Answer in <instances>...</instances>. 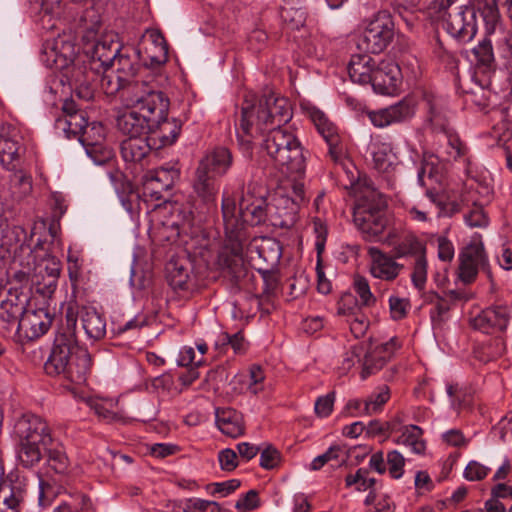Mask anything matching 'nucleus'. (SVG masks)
I'll use <instances>...</instances> for the list:
<instances>
[{"label":"nucleus","mask_w":512,"mask_h":512,"mask_svg":"<svg viewBox=\"0 0 512 512\" xmlns=\"http://www.w3.org/2000/svg\"><path fill=\"white\" fill-rule=\"evenodd\" d=\"M222 215L226 238L218 254L217 264L225 275L239 284L249 272L243 257V246L247 240L246 225H258L264 220L265 212L261 201L248 203L243 196L237 214L234 199L223 196Z\"/></svg>","instance_id":"obj_1"},{"label":"nucleus","mask_w":512,"mask_h":512,"mask_svg":"<svg viewBox=\"0 0 512 512\" xmlns=\"http://www.w3.org/2000/svg\"><path fill=\"white\" fill-rule=\"evenodd\" d=\"M17 441V457L25 468H32L46 454L47 465L55 473L66 475L70 469V460L62 443L51 435L49 425L41 417L25 414L14 425Z\"/></svg>","instance_id":"obj_2"},{"label":"nucleus","mask_w":512,"mask_h":512,"mask_svg":"<svg viewBox=\"0 0 512 512\" xmlns=\"http://www.w3.org/2000/svg\"><path fill=\"white\" fill-rule=\"evenodd\" d=\"M123 102L128 110L117 118V127L128 137H146L151 124L169 111L170 101L151 83H135L126 87Z\"/></svg>","instance_id":"obj_3"},{"label":"nucleus","mask_w":512,"mask_h":512,"mask_svg":"<svg viewBox=\"0 0 512 512\" xmlns=\"http://www.w3.org/2000/svg\"><path fill=\"white\" fill-rule=\"evenodd\" d=\"M76 328L77 314L69 309L44 369L48 375L62 376L72 384L82 385L87 381L92 361L88 350L78 345Z\"/></svg>","instance_id":"obj_4"},{"label":"nucleus","mask_w":512,"mask_h":512,"mask_svg":"<svg viewBox=\"0 0 512 512\" xmlns=\"http://www.w3.org/2000/svg\"><path fill=\"white\" fill-rule=\"evenodd\" d=\"M291 118L292 109L289 100L285 97H277L274 93L264 96L257 106H243L237 128L240 148L250 153L256 135L263 134L271 128L282 127Z\"/></svg>","instance_id":"obj_5"},{"label":"nucleus","mask_w":512,"mask_h":512,"mask_svg":"<svg viewBox=\"0 0 512 512\" xmlns=\"http://www.w3.org/2000/svg\"><path fill=\"white\" fill-rule=\"evenodd\" d=\"M262 135V149L283 175L297 178L304 174L306 158L303 147L293 132L276 127Z\"/></svg>","instance_id":"obj_6"},{"label":"nucleus","mask_w":512,"mask_h":512,"mask_svg":"<svg viewBox=\"0 0 512 512\" xmlns=\"http://www.w3.org/2000/svg\"><path fill=\"white\" fill-rule=\"evenodd\" d=\"M423 102L428 111V121L433 130L441 133L447 141L448 155L454 159L465 155L467 148L458 134L449 127L442 99L431 93H425Z\"/></svg>","instance_id":"obj_7"},{"label":"nucleus","mask_w":512,"mask_h":512,"mask_svg":"<svg viewBox=\"0 0 512 512\" xmlns=\"http://www.w3.org/2000/svg\"><path fill=\"white\" fill-rule=\"evenodd\" d=\"M394 37V23L386 11L378 12L360 35L357 47L365 53H380Z\"/></svg>","instance_id":"obj_8"},{"label":"nucleus","mask_w":512,"mask_h":512,"mask_svg":"<svg viewBox=\"0 0 512 512\" xmlns=\"http://www.w3.org/2000/svg\"><path fill=\"white\" fill-rule=\"evenodd\" d=\"M385 201L378 197L377 201L363 200L353 211V221L357 228L368 237H377L386 228Z\"/></svg>","instance_id":"obj_9"},{"label":"nucleus","mask_w":512,"mask_h":512,"mask_svg":"<svg viewBox=\"0 0 512 512\" xmlns=\"http://www.w3.org/2000/svg\"><path fill=\"white\" fill-rule=\"evenodd\" d=\"M179 175V170L174 166H162L147 171L142 179L143 202L165 201L164 193L174 186Z\"/></svg>","instance_id":"obj_10"},{"label":"nucleus","mask_w":512,"mask_h":512,"mask_svg":"<svg viewBox=\"0 0 512 512\" xmlns=\"http://www.w3.org/2000/svg\"><path fill=\"white\" fill-rule=\"evenodd\" d=\"M76 54V46L72 41L58 37L45 42L41 60L48 68L63 72L65 77L74 66H82L75 63Z\"/></svg>","instance_id":"obj_11"},{"label":"nucleus","mask_w":512,"mask_h":512,"mask_svg":"<svg viewBox=\"0 0 512 512\" xmlns=\"http://www.w3.org/2000/svg\"><path fill=\"white\" fill-rule=\"evenodd\" d=\"M26 147L18 127L10 123L0 125V163L6 170H15L20 166Z\"/></svg>","instance_id":"obj_12"},{"label":"nucleus","mask_w":512,"mask_h":512,"mask_svg":"<svg viewBox=\"0 0 512 512\" xmlns=\"http://www.w3.org/2000/svg\"><path fill=\"white\" fill-rule=\"evenodd\" d=\"M60 271L61 262L56 257L48 255L39 260L31 275L35 293L50 298L56 290Z\"/></svg>","instance_id":"obj_13"},{"label":"nucleus","mask_w":512,"mask_h":512,"mask_svg":"<svg viewBox=\"0 0 512 512\" xmlns=\"http://www.w3.org/2000/svg\"><path fill=\"white\" fill-rule=\"evenodd\" d=\"M121 50L122 46L116 33L108 32L101 35L91 50L87 51L90 58L88 68L97 73H100L101 69H109Z\"/></svg>","instance_id":"obj_14"},{"label":"nucleus","mask_w":512,"mask_h":512,"mask_svg":"<svg viewBox=\"0 0 512 512\" xmlns=\"http://www.w3.org/2000/svg\"><path fill=\"white\" fill-rule=\"evenodd\" d=\"M195 223L190 205L171 206L169 217L162 223V236L166 241L175 242L181 235H189Z\"/></svg>","instance_id":"obj_15"},{"label":"nucleus","mask_w":512,"mask_h":512,"mask_svg":"<svg viewBox=\"0 0 512 512\" xmlns=\"http://www.w3.org/2000/svg\"><path fill=\"white\" fill-rule=\"evenodd\" d=\"M446 31L459 42L471 41L477 33L476 12L471 7H460L448 14L444 22Z\"/></svg>","instance_id":"obj_16"},{"label":"nucleus","mask_w":512,"mask_h":512,"mask_svg":"<svg viewBox=\"0 0 512 512\" xmlns=\"http://www.w3.org/2000/svg\"><path fill=\"white\" fill-rule=\"evenodd\" d=\"M367 254L370 258L369 273L375 279L390 283L404 270V265L399 263L392 253L373 246L368 248Z\"/></svg>","instance_id":"obj_17"},{"label":"nucleus","mask_w":512,"mask_h":512,"mask_svg":"<svg viewBox=\"0 0 512 512\" xmlns=\"http://www.w3.org/2000/svg\"><path fill=\"white\" fill-rule=\"evenodd\" d=\"M307 114L315 125L319 134L328 144L329 155L333 161H341L344 155V148L335 124L330 121L327 115L317 107L308 108Z\"/></svg>","instance_id":"obj_18"},{"label":"nucleus","mask_w":512,"mask_h":512,"mask_svg":"<svg viewBox=\"0 0 512 512\" xmlns=\"http://www.w3.org/2000/svg\"><path fill=\"white\" fill-rule=\"evenodd\" d=\"M372 75L371 85L380 94H394L401 84L400 67L392 59L376 62Z\"/></svg>","instance_id":"obj_19"},{"label":"nucleus","mask_w":512,"mask_h":512,"mask_svg":"<svg viewBox=\"0 0 512 512\" xmlns=\"http://www.w3.org/2000/svg\"><path fill=\"white\" fill-rule=\"evenodd\" d=\"M28 299V295L17 288H11L4 295H0V321L5 329L17 327L26 310Z\"/></svg>","instance_id":"obj_20"},{"label":"nucleus","mask_w":512,"mask_h":512,"mask_svg":"<svg viewBox=\"0 0 512 512\" xmlns=\"http://www.w3.org/2000/svg\"><path fill=\"white\" fill-rule=\"evenodd\" d=\"M511 307L499 304L488 307L472 319V326L486 334L504 331L511 319Z\"/></svg>","instance_id":"obj_21"},{"label":"nucleus","mask_w":512,"mask_h":512,"mask_svg":"<svg viewBox=\"0 0 512 512\" xmlns=\"http://www.w3.org/2000/svg\"><path fill=\"white\" fill-rule=\"evenodd\" d=\"M139 52L143 61L150 67H159L168 60V45L159 30H147L143 36Z\"/></svg>","instance_id":"obj_22"},{"label":"nucleus","mask_w":512,"mask_h":512,"mask_svg":"<svg viewBox=\"0 0 512 512\" xmlns=\"http://www.w3.org/2000/svg\"><path fill=\"white\" fill-rule=\"evenodd\" d=\"M415 113V104L411 98H404L398 103L377 111H370L368 117L378 128L410 119Z\"/></svg>","instance_id":"obj_23"},{"label":"nucleus","mask_w":512,"mask_h":512,"mask_svg":"<svg viewBox=\"0 0 512 512\" xmlns=\"http://www.w3.org/2000/svg\"><path fill=\"white\" fill-rule=\"evenodd\" d=\"M400 346L398 338L393 337L388 342L369 349L363 358L361 378L366 379L380 371Z\"/></svg>","instance_id":"obj_24"},{"label":"nucleus","mask_w":512,"mask_h":512,"mask_svg":"<svg viewBox=\"0 0 512 512\" xmlns=\"http://www.w3.org/2000/svg\"><path fill=\"white\" fill-rule=\"evenodd\" d=\"M385 243L392 248V254L397 259L411 257L413 259L419 255L426 254V245L413 233H404L398 235L395 230L390 231Z\"/></svg>","instance_id":"obj_25"},{"label":"nucleus","mask_w":512,"mask_h":512,"mask_svg":"<svg viewBox=\"0 0 512 512\" xmlns=\"http://www.w3.org/2000/svg\"><path fill=\"white\" fill-rule=\"evenodd\" d=\"M52 324V317L47 309H26L21 317L17 330L28 340H35L43 336Z\"/></svg>","instance_id":"obj_26"},{"label":"nucleus","mask_w":512,"mask_h":512,"mask_svg":"<svg viewBox=\"0 0 512 512\" xmlns=\"http://www.w3.org/2000/svg\"><path fill=\"white\" fill-rule=\"evenodd\" d=\"M168 112L158 119L157 122L151 124L149 131L150 144L154 150L174 144L180 135L182 123L178 119L167 118Z\"/></svg>","instance_id":"obj_27"},{"label":"nucleus","mask_w":512,"mask_h":512,"mask_svg":"<svg viewBox=\"0 0 512 512\" xmlns=\"http://www.w3.org/2000/svg\"><path fill=\"white\" fill-rule=\"evenodd\" d=\"M98 74L84 64L83 66H74L65 74V78L74 87L75 94L79 99L90 101L95 96V85L93 82Z\"/></svg>","instance_id":"obj_28"},{"label":"nucleus","mask_w":512,"mask_h":512,"mask_svg":"<svg viewBox=\"0 0 512 512\" xmlns=\"http://www.w3.org/2000/svg\"><path fill=\"white\" fill-rule=\"evenodd\" d=\"M69 309L77 314V319L80 318L82 328L89 339L98 341L104 338L106 335V320L95 308L84 306L80 310H76L73 306L69 305L66 311Z\"/></svg>","instance_id":"obj_29"},{"label":"nucleus","mask_w":512,"mask_h":512,"mask_svg":"<svg viewBox=\"0 0 512 512\" xmlns=\"http://www.w3.org/2000/svg\"><path fill=\"white\" fill-rule=\"evenodd\" d=\"M26 496V485L19 480H0V512H20Z\"/></svg>","instance_id":"obj_30"},{"label":"nucleus","mask_w":512,"mask_h":512,"mask_svg":"<svg viewBox=\"0 0 512 512\" xmlns=\"http://www.w3.org/2000/svg\"><path fill=\"white\" fill-rule=\"evenodd\" d=\"M217 175L197 166L193 180V190L207 206L208 209L215 207L219 185L216 181Z\"/></svg>","instance_id":"obj_31"},{"label":"nucleus","mask_w":512,"mask_h":512,"mask_svg":"<svg viewBox=\"0 0 512 512\" xmlns=\"http://www.w3.org/2000/svg\"><path fill=\"white\" fill-rule=\"evenodd\" d=\"M460 277L470 283L478 273V266L484 262V247L481 243H471L459 255Z\"/></svg>","instance_id":"obj_32"},{"label":"nucleus","mask_w":512,"mask_h":512,"mask_svg":"<svg viewBox=\"0 0 512 512\" xmlns=\"http://www.w3.org/2000/svg\"><path fill=\"white\" fill-rule=\"evenodd\" d=\"M215 420L218 429L228 437L238 438L245 433V421L241 412L231 408H217Z\"/></svg>","instance_id":"obj_33"},{"label":"nucleus","mask_w":512,"mask_h":512,"mask_svg":"<svg viewBox=\"0 0 512 512\" xmlns=\"http://www.w3.org/2000/svg\"><path fill=\"white\" fill-rule=\"evenodd\" d=\"M233 156L226 147H216L208 151L199 161L198 166L214 175L223 176L231 168Z\"/></svg>","instance_id":"obj_34"},{"label":"nucleus","mask_w":512,"mask_h":512,"mask_svg":"<svg viewBox=\"0 0 512 512\" xmlns=\"http://www.w3.org/2000/svg\"><path fill=\"white\" fill-rule=\"evenodd\" d=\"M167 280L171 288L177 292H190L195 283L190 269L180 261H171L167 265Z\"/></svg>","instance_id":"obj_35"},{"label":"nucleus","mask_w":512,"mask_h":512,"mask_svg":"<svg viewBox=\"0 0 512 512\" xmlns=\"http://www.w3.org/2000/svg\"><path fill=\"white\" fill-rule=\"evenodd\" d=\"M376 61L369 55H354L348 65L350 79L359 84H371Z\"/></svg>","instance_id":"obj_36"},{"label":"nucleus","mask_w":512,"mask_h":512,"mask_svg":"<svg viewBox=\"0 0 512 512\" xmlns=\"http://www.w3.org/2000/svg\"><path fill=\"white\" fill-rule=\"evenodd\" d=\"M149 142L148 135L146 137H127L120 145L123 159L126 162H140L151 150H154Z\"/></svg>","instance_id":"obj_37"},{"label":"nucleus","mask_w":512,"mask_h":512,"mask_svg":"<svg viewBox=\"0 0 512 512\" xmlns=\"http://www.w3.org/2000/svg\"><path fill=\"white\" fill-rule=\"evenodd\" d=\"M390 399V389L387 385L378 387L365 401L354 400L349 402L350 407L360 409L363 406V414L372 415L382 410Z\"/></svg>","instance_id":"obj_38"},{"label":"nucleus","mask_w":512,"mask_h":512,"mask_svg":"<svg viewBox=\"0 0 512 512\" xmlns=\"http://www.w3.org/2000/svg\"><path fill=\"white\" fill-rule=\"evenodd\" d=\"M111 67H116L114 72L127 83H148L145 80L134 79L138 71V66L123 49L118 53L115 60H113L110 65V68Z\"/></svg>","instance_id":"obj_39"},{"label":"nucleus","mask_w":512,"mask_h":512,"mask_svg":"<svg viewBox=\"0 0 512 512\" xmlns=\"http://www.w3.org/2000/svg\"><path fill=\"white\" fill-rule=\"evenodd\" d=\"M371 153L373 165L377 171L381 173H387L392 169L394 165L395 156L392 153V149L388 144H373L371 147Z\"/></svg>","instance_id":"obj_40"},{"label":"nucleus","mask_w":512,"mask_h":512,"mask_svg":"<svg viewBox=\"0 0 512 512\" xmlns=\"http://www.w3.org/2000/svg\"><path fill=\"white\" fill-rule=\"evenodd\" d=\"M422 434L423 431L420 427L408 425L404 427L401 435L395 440V443L408 446L414 453L420 454L423 453L426 448Z\"/></svg>","instance_id":"obj_41"},{"label":"nucleus","mask_w":512,"mask_h":512,"mask_svg":"<svg viewBox=\"0 0 512 512\" xmlns=\"http://www.w3.org/2000/svg\"><path fill=\"white\" fill-rule=\"evenodd\" d=\"M257 253L265 263L264 267H277L282 256V248L275 239L263 238L257 247Z\"/></svg>","instance_id":"obj_42"},{"label":"nucleus","mask_w":512,"mask_h":512,"mask_svg":"<svg viewBox=\"0 0 512 512\" xmlns=\"http://www.w3.org/2000/svg\"><path fill=\"white\" fill-rule=\"evenodd\" d=\"M474 6L483 18L486 34H493L496 31L497 26L500 24L498 4L491 0H486Z\"/></svg>","instance_id":"obj_43"},{"label":"nucleus","mask_w":512,"mask_h":512,"mask_svg":"<svg viewBox=\"0 0 512 512\" xmlns=\"http://www.w3.org/2000/svg\"><path fill=\"white\" fill-rule=\"evenodd\" d=\"M11 171L13 173L10 176V190L14 197L22 199L28 196L33 189L31 175L19 170L18 168Z\"/></svg>","instance_id":"obj_44"},{"label":"nucleus","mask_w":512,"mask_h":512,"mask_svg":"<svg viewBox=\"0 0 512 512\" xmlns=\"http://www.w3.org/2000/svg\"><path fill=\"white\" fill-rule=\"evenodd\" d=\"M103 75L100 78V87L102 91L108 95L113 96L116 93L120 92V96H123V92L126 87L130 86L132 83L125 82L121 77H119L114 70L109 71L108 69H102Z\"/></svg>","instance_id":"obj_45"},{"label":"nucleus","mask_w":512,"mask_h":512,"mask_svg":"<svg viewBox=\"0 0 512 512\" xmlns=\"http://www.w3.org/2000/svg\"><path fill=\"white\" fill-rule=\"evenodd\" d=\"M105 139V129L100 123H93L83 132L82 142L86 146L88 154H92L101 148Z\"/></svg>","instance_id":"obj_46"},{"label":"nucleus","mask_w":512,"mask_h":512,"mask_svg":"<svg viewBox=\"0 0 512 512\" xmlns=\"http://www.w3.org/2000/svg\"><path fill=\"white\" fill-rule=\"evenodd\" d=\"M293 194L294 196L291 200H285L286 203L291 202V211L286 213V219H283L279 222H275L274 225H279L280 227H288L294 222L296 209L298 208L299 204L302 203L305 199L304 185L298 182L294 183Z\"/></svg>","instance_id":"obj_47"},{"label":"nucleus","mask_w":512,"mask_h":512,"mask_svg":"<svg viewBox=\"0 0 512 512\" xmlns=\"http://www.w3.org/2000/svg\"><path fill=\"white\" fill-rule=\"evenodd\" d=\"M428 273V262L426 254L419 255L414 259L411 273V281L415 288L422 290L425 287Z\"/></svg>","instance_id":"obj_48"},{"label":"nucleus","mask_w":512,"mask_h":512,"mask_svg":"<svg viewBox=\"0 0 512 512\" xmlns=\"http://www.w3.org/2000/svg\"><path fill=\"white\" fill-rule=\"evenodd\" d=\"M258 273L261 275L264 282V290L263 292L267 295H274L279 287V273L276 270V267H257Z\"/></svg>","instance_id":"obj_49"},{"label":"nucleus","mask_w":512,"mask_h":512,"mask_svg":"<svg viewBox=\"0 0 512 512\" xmlns=\"http://www.w3.org/2000/svg\"><path fill=\"white\" fill-rule=\"evenodd\" d=\"M353 287L364 306H372L376 302V298L371 292L368 280L363 276L354 278Z\"/></svg>","instance_id":"obj_50"},{"label":"nucleus","mask_w":512,"mask_h":512,"mask_svg":"<svg viewBox=\"0 0 512 512\" xmlns=\"http://www.w3.org/2000/svg\"><path fill=\"white\" fill-rule=\"evenodd\" d=\"M473 53L478 63L489 67L494 62L492 43L489 39H483L474 49Z\"/></svg>","instance_id":"obj_51"},{"label":"nucleus","mask_w":512,"mask_h":512,"mask_svg":"<svg viewBox=\"0 0 512 512\" xmlns=\"http://www.w3.org/2000/svg\"><path fill=\"white\" fill-rule=\"evenodd\" d=\"M230 346L235 353H242L245 350V340L243 335L238 332L233 335H229L228 333H222L219 337L218 342L216 343V347H226Z\"/></svg>","instance_id":"obj_52"},{"label":"nucleus","mask_w":512,"mask_h":512,"mask_svg":"<svg viewBox=\"0 0 512 512\" xmlns=\"http://www.w3.org/2000/svg\"><path fill=\"white\" fill-rule=\"evenodd\" d=\"M389 309L392 319L401 320L406 317L410 309V301L407 298L390 296Z\"/></svg>","instance_id":"obj_53"},{"label":"nucleus","mask_w":512,"mask_h":512,"mask_svg":"<svg viewBox=\"0 0 512 512\" xmlns=\"http://www.w3.org/2000/svg\"><path fill=\"white\" fill-rule=\"evenodd\" d=\"M387 465L391 477L399 479L404 472L405 459L401 453L392 450L387 454Z\"/></svg>","instance_id":"obj_54"},{"label":"nucleus","mask_w":512,"mask_h":512,"mask_svg":"<svg viewBox=\"0 0 512 512\" xmlns=\"http://www.w3.org/2000/svg\"><path fill=\"white\" fill-rule=\"evenodd\" d=\"M204 358L199 357L196 358V353L193 347L184 346L181 348L179 352V356L177 358V364L182 367L193 366L198 368L204 365Z\"/></svg>","instance_id":"obj_55"},{"label":"nucleus","mask_w":512,"mask_h":512,"mask_svg":"<svg viewBox=\"0 0 512 512\" xmlns=\"http://www.w3.org/2000/svg\"><path fill=\"white\" fill-rule=\"evenodd\" d=\"M359 311L356 298L350 294H343L337 303V315L339 316H354Z\"/></svg>","instance_id":"obj_56"},{"label":"nucleus","mask_w":512,"mask_h":512,"mask_svg":"<svg viewBox=\"0 0 512 512\" xmlns=\"http://www.w3.org/2000/svg\"><path fill=\"white\" fill-rule=\"evenodd\" d=\"M489 471L490 468L478 461L472 460L467 464L464 470V477L468 481H481L488 475Z\"/></svg>","instance_id":"obj_57"},{"label":"nucleus","mask_w":512,"mask_h":512,"mask_svg":"<svg viewBox=\"0 0 512 512\" xmlns=\"http://www.w3.org/2000/svg\"><path fill=\"white\" fill-rule=\"evenodd\" d=\"M465 222L470 227H486L488 225V217L483 208L474 203L473 208L465 215Z\"/></svg>","instance_id":"obj_58"},{"label":"nucleus","mask_w":512,"mask_h":512,"mask_svg":"<svg viewBox=\"0 0 512 512\" xmlns=\"http://www.w3.org/2000/svg\"><path fill=\"white\" fill-rule=\"evenodd\" d=\"M280 460V452L272 446H267L260 454V466L267 470L276 468Z\"/></svg>","instance_id":"obj_59"},{"label":"nucleus","mask_w":512,"mask_h":512,"mask_svg":"<svg viewBox=\"0 0 512 512\" xmlns=\"http://www.w3.org/2000/svg\"><path fill=\"white\" fill-rule=\"evenodd\" d=\"M466 93L469 97L468 100L474 103L476 106L480 108H485L488 106L491 95L489 89L476 84L474 88Z\"/></svg>","instance_id":"obj_60"},{"label":"nucleus","mask_w":512,"mask_h":512,"mask_svg":"<svg viewBox=\"0 0 512 512\" xmlns=\"http://www.w3.org/2000/svg\"><path fill=\"white\" fill-rule=\"evenodd\" d=\"M65 123L67 124V131L72 132L74 135L78 133H82L88 128V123L83 116L82 112L73 111L70 113V117L65 119Z\"/></svg>","instance_id":"obj_61"},{"label":"nucleus","mask_w":512,"mask_h":512,"mask_svg":"<svg viewBox=\"0 0 512 512\" xmlns=\"http://www.w3.org/2000/svg\"><path fill=\"white\" fill-rule=\"evenodd\" d=\"M259 506V497L256 490H249L245 495L241 496L235 504V508L240 512H248Z\"/></svg>","instance_id":"obj_62"},{"label":"nucleus","mask_w":512,"mask_h":512,"mask_svg":"<svg viewBox=\"0 0 512 512\" xmlns=\"http://www.w3.org/2000/svg\"><path fill=\"white\" fill-rule=\"evenodd\" d=\"M218 460L222 470L231 472L238 466V457L234 450L226 448L221 450L218 455Z\"/></svg>","instance_id":"obj_63"},{"label":"nucleus","mask_w":512,"mask_h":512,"mask_svg":"<svg viewBox=\"0 0 512 512\" xmlns=\"http://www.w3.org/2000/svg\"><path fill=\"white\" fill-rule=\"evenodd\" d=\"M190 507L192 512H228L214 501L194 498L190 499Z\"/></svg>","instance_id":"obj_64"}]
</instances>
